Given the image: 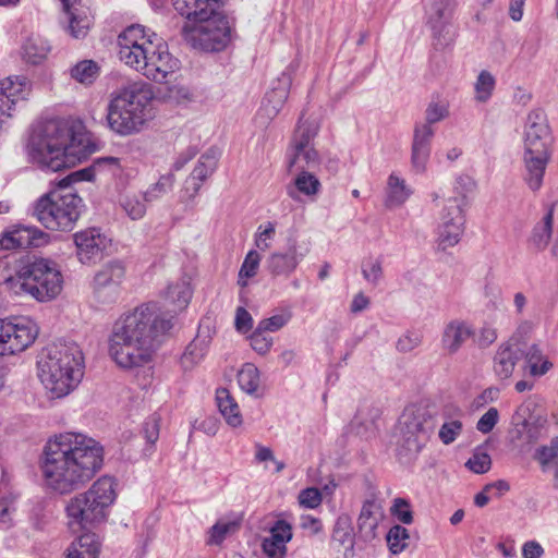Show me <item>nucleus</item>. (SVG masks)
Listing matches in <instances>:
<instances>
[{"label":"nucleus","mask_w":558,"mask_h":558,"mask_svg":"<svg viewBox=\"0 0 558 558\" xmlns=\"http://www.w3.org/2000/svg\"><path fill=\"white\" fill-rule=\"evenodd\" d=\"M193 294L191 280L180 278L168 286L165 300L171 308L161 313L155 303L142 304L121 316L113 325L108 340V353L121 368H135L148 364L157 338L173 326V317L190 303Z\"/></svg>","instance_id":"f257e3e1"},{"label":"nucleus","mask_w":558,"mask_h":558,"mask_svg":"<svg viewBox=\"0 0 558 558\" xmlns=\"http://www.w3.org/2000/svg\"><path fill=\"white\" fill-rule=\"evenodd\" d=\"M37 377L50 399H62L73 392L84 376V354L74 341L57 340L40 353Z\"/></svg>","instance_id":"39448f33"},{"label":"nucleus","mask_w":558,"mask_h":558,"mask_svg":"<svg viewBox=\"0 0 558 558\" xmlns=\"http://www.w3.org/2000/svg\"><path fill=\"white\" fill-rule=\"evenodd\" d=\"M95 149L96 145L85 125L65 119L37 122L27 144L31 161L52 172L75 166Z\"/></svg>","instance_id":"7ed1b4c3"},{"label":"nucleus","mask_w":558,"mask_h":558,"mask_svg":"<svg viewBox=\"0 0 558 558\" xmlns=\"http://www.w3.org/2000/svg\"><path fill=\"white\" fill-rule=\"evenodd\" d=\"M457 0H427L425 19L435 38L440 44L452 40L454 33L450 20L456 9Z\"/></svg>","instance_id":"f3484780"},{"label":"nucleus","mask_w":558,"mask_h":558,"mask_svg":"<svg viewBox=\"0 0 558 558\" xmlns=\"http://www.w3.org/2000/svg\"><path fill=\"white\" fill-rule=\"evenodd\" d=\"M322 184L316 175L307 171H301L293 180V185L287 187V193L292 199H298V193L307 197H315L320 191Z\"/></svg>","instance_id":"79ce46f5"},{"label":"nucleus","mask_w":558,"mask_h":558,"mask_svg":"<svg viewBox=\"0 0 558 558\" xmlns=\"http://www.w3.org/2000/svg\"><path fill=\"white\" fill-rule=\"evenodd\" d=\"M32 92L33 84L25 75H10L0 80V129L10 124Z\"/></svg>","instance_id":"f8f14e48"},{"label":"nucleus","mask_w":558,"mask_h":558,"mask_svg":"<svg viewBox=\"0 0 558 558\" xmlns=\"http://www.w3.org/2000/svg\"><path fill=\"white\" fill-rule=\"evenodd\" d=\"M449 116V104L446 100H432L425 110V122L430 126L438 123Z\"/></svg>","instance_id":"13d9d810"},{"label":"nucleus","mask_w":558,"mask_h":558,"mask_svg":"<svg viewBox=\"0 0 558 558\" xmlns=\"http://www.w3.org/2000/svg\"><path fill=\"white\" fill-rule=\"evenodd\" d=\"M299 502L302 507L307 509H315L322 505V493L315 487H308L300 492Z\"/></svg>","instance_id":"774afa93"},{"label":"nucleus","mask_w":558,"mask_h":558,"mask_svg":"<svg viewBox=\"0 0 558 558\" xmlns=\"http://www.w3.org/2000/svg\"><path fill=\"white\" fill-rule=\"evenodd\" d=\"M50 235L35 226L16 225L7 229L0 239V251L45 246Z\"/></svg>","instance_id":"6ab92c4d"},{"label":"nucleus","mask_w":558,"mask_h":558,"mask_svg":"<svg viewBox=\"0 0 558 558\" xmlns=\"http://www.w3.org/2000/svg\"><path fill=\"white\" fill-rule=\"evenodd\" d=\"M499 422V411L496 408H489L477 421L476 429L482 434L490 433Z\"/></svg>","instance_id":"338daca9"},{"label":"nucleus","mask_w":558,"mask_h":558,"mask_svg":"<svg viewBox=\"0 0 558 558\" xmlns=\"http://www.w3.org/2000/svg\"><path fill=\"white\" fill-rule=\"evenodd\" d=\"M475 336V342L480 348H488L498 338L497 329L489 323H484Z\"/></svg>","instance_id":"69168bd1"},{"label":"nucleus","mask_w":558,"mask_h":558,"mask_svg":"<svg viewBox=\"0 0 558 558\" xmlns=\"http://www.w3.org/2000/svg\"><path fill=\"white\" fill-rule=\"evenodd\" d=\"M381 519L383 512L379 505L371 500L363 504L357 519V527L364 541L369 542L377 536V529Z\"/></svg>","instance_id":"f704fd0d"},{"label":"nucleus","mask_w":558,"mask_h":558,"mask_svg":"<svg viewBox=\"0 0 558 558\" xmlns=\"http://www.w3.org/2000/svg\"><path fill=\"white\" fill-rule=\"evenodd\" d=\"M452 411L458 415V417L448 418L445 421L438 432V437L444 445L452 444L463 430V423L460 420L461 410L457 407H453Z\"/></svg>","instance_id":"603ef678"},{"label":"nucleus","mask_w":558,"mask_h":558,"mask_svg":"<svg viewBox=\"0 0 558 558\" xmlns=\"http://www.w3.org/2000/svg\"><path fill=\"white\" fill-rule=\"evenodd\" d=\"M231 24L219 4L195 14L184 23L182 36L194 49L205 52L223 50L231 40Z\"/></svg>","instance_id":"1a4fd4ad"},{"label":"nucleus","mask_w":558,"mask_h":558,"mask_svg":"<svg viewBox=\"0 0 558 558\" xmlns=\"http://www.w3.org/2000/svg\"><path fill=\"white\" fill-rule=\"evenodd\" d=\"M463 233L464 230L461 229L436 226L435 245L437 251L446 252L447 250L456 246L461 241Z\"/></svg>","instance_id":"3c124183"},{"label":"nucleus","mask_w":558,"mask_h":558,"mask_svg":"<svg viewBox=\"0 0 558 558\" xmlns=\"http://www.w3.org/2000/svg\"><path fill=\"white\" fill-rule=\"evenodd\" d=\"M474 335L475 330L470 322L461 318L451 319L444 326L440 347L446 354L453 355Z\"/></svg>","instance_id":"a878e982"},{"label":"nucleus","mask_w":558,"mask_h":558,"mask_svg":"<svg viewBox=\"0 0 558 558\" xmlns=\"http://www.w3.org/2000/svg\"><path fill=\"white\" fill-rule=\"evenodd\" d=\"M216 403L227 424L231 427H240L243 423L240 407L227 388L216 390Z\"/></svg>","instance_id":"4c0bfd02"},{"label":"nucleus","mask_w":558,"mask_h":558,"mask_svg":"<svg viewBox=\"0 0 558 558\" xmlns=\"http://www.w3.org/2000/svg\"><path fill=\"white\" fill-rule=\"evenodd\" d=\"M39 329L28 317L0 318V356L19 354L36 340Z\"/></svg>","instance_id":"9b49d317"},{"label":"nucleus","mask_w":558,"mask_h":558,"mask_svg":"<svg viewBox=\"0 0 558 558\" xmlns=\"http://www.w3.org/2000/svg\"><path fill=\"white\" fill-rule=\"evenodd\" d=\"M260 260L262 256L257 250H250L247 252L238 274V284L240 287L245 288L248 284V280L257 275Z\"/></svg>","instance_id":"8fccbe9b"},{"label":"nucleus","mask_w":558,"mask_h":558,"mask_svg":"<svg viewBox=\"0 0 558 558\" xmlns=\"http://www.w3.org/2000/svg\"><path fill=\"white\" fill-rule=\"evenodd\" d=\"M523 371L533 378H541L554 368V362L541 343L534 342L522 352Z\"/></svg>","instance_id":"c85d7f7f"},{"label":"nucleus","mask_w":558,"mask_h":558,"mask_svg":"<svg viewBox=\"0 0 558 558\" xmlns=\"http://www.w3.org/2000/svg\"><path fill=\"white\" fill-rule=\"evenodd\" d=\"M209 337L197 335L186 347L180 359V365L184 372L194 369L205 359L209 349Z\"/></svg>","instance_id":"58836bf2"},{"label":"nucleus","mask_w":558,"mask_h":558,"mask_svg":"<svg viewBox=\"0 0 558 558\" xmlns=\"http://www.w3.org/2000/svg\"><path fill=\"white\" fill-rule=\"evenodd\" d=\"M218 165L216 151L208 150L197 160L192 173L185 180L182 190V201H193L198 194L203 183L215 172Z\"/></svg>","instance_id":"412c9836"},{"label":"nucleus","mask_w":558,"mask_h":558,"mask_svg":"<svg viewBox=\"0 0 558 558\" xmlns=\"http://www.w3.org/2000/svg\"><path fill=\"white\" fill-rule=\"evenodd\" d=\"M69 74L75 82L90 85L99 75V66L93 60H82L69 69Z\"/></svg>","instance_id":"49530a36"},{"label":"nucleus","mask_w":558,"mask_h":558,"mask_svg":"<svg viewBox=\"0 0 558 558\" xmlns=\"http://www.w3.org/2000/svg\"><path fill=\"white\" fill-rule=\"evenodd\" d=\"M307 251L298 252L295 244L288 247L287 252H274L266 260V268L274 277H289L306 256Z\"/></svg>","instance_id":"cd10ccee"},{"label":"nucleus","mask_w":558,"mask_h":558,"mask_svg":"<svg viewBox=\"0 0 558 558\" xmlns=\"http://www.w3.org/2000/svg\"><path fill=\"white\" fill-rule=\"evenodd\" d=\"M66 31L73 38H84L92 24L93 17L85 0H60Z\"/></svg>","instance_id":"aec40b11"},{"label":"nucleus","mask_w":558,"mask_h":558,"mask_svg":"<svg viewBox=\"0 0 558 558\" xmlns=\"http://www.w3.org/2000/svg\"><path fill=\"white\" fill-rule=\"evenodd\" d=\"M276 238V223L266 221L260 223L253 236L257 252H266L272 247Z\"/></svg>","instance_id":"864d4df0"},{"label":"nucleus","mask_w":558,"mask_h":558,"mask_svg":"<svg viewBox=\"0 0 558 558\" xmlns=\"http://www.w3.org/2000/svg\"><path fill=\"white\" fill-rule=\"evenodd\" d=\"M118 57L129 68L161 83L179 69V60L168 45L151 29L135 24L118 36Z\"/></svg>","instance_id":"20e7f679"},{"label":"nucleus","mask_w":558,"mask_h":558,"mask_svg":"<svg viewBox=\"0 0 558 558\" xmlns=\"http://www.w3.org/2000/svg\"><path fill=\"white\" fill-rule=\"evenodd\" d=\"M555 204H548L533 227L529 242L537 251H545L553 241Z\"/></svg>","instance_id":"473e14b6"},{"label":"nucleus","mask_w":558,"mask_h":558,"mask_svg":"<svg viewBox=\"0 0 558 558\" xmlns=\"http://www.w3.org/2000/svg\"><path fill=\"white\" fill-rule=\"evenodd\" d=\"M104 447L81 433H61L45 445L40 473L45 488L69 495L88 483L101 469Z\"/></svg>","instance_id":"f03ea898"},{"label":"nucleus","mask_w":558,"mask_h":558,"mask_svg":"<svg viewBox=\"0 0 558 558\" xmlns=\"http://www.w3.org/2000/svg\"><path fill=\"white\" fill-rule=\"evenodd\" d=\"M165 98L175 105H187L194 100V94L189 86L174 84L168 87Z\"/></svg>","instance_id":"bf43d9fd"},{"label":"nucleus","mask_w":558,"mask_h":558,"mask_svg":"<svg viewBox=\"0 0 558 558\" xmlns=\"http://www.w3.org/2000/svg\"><path fill=\"white\" fill-rule=\"evenodd\" d=\"M75 255L82 265L92 266L99 262L111 246L110 236L96 227L80 230L73 234Z\"/></svg>","instance_id":"4468645a"},{"label":"nucleus","mask_w":558,"mask_h":558,"mask_svg":"<svg viewBox=\"0 0 558 558\" xmlns=\"http://www.w3.org/2000/svg\"><path fill=\"white\" fill-rule=\"evenodd\" d=\"M239 529V523L233 520H218L207 532L206 544L209 546L220 545L227 536Z\"/></svg>","instance_id":"09e8293b"},{"label":"nucleus","mask_w":558,"mask_h":558,"mask_svg":"<svg viewBox=\"0 0 558 558\" xmlns=\"http://www.w3.org/2000/svg\"><path fill=\"white\" fill-rule=\"evenodd\" d=\"M496 77L487 70H482L477 74L474 84V101L477 104H487L495 92Z\"/></svg>","instance_id":"c03bdc74"},{"label":"nucleus","mask_w":558,"mask_h":558,"mask_svg":"<svg viewBox=\"0 0 558 558\" xmlns=\"http://www.w3.org/2000/svg\"><path fill=\"white\" fill-rule=\"evenodd\" d=\"M475 189V181L466 174H460L456 178L453 183V192L454 196L461 199L462 207L465 205V197L469 193L473 192Z\"/></svg>","instance_id":"0e129e2a"},{"label":"nucleus","mask_w":558,"mask_h":558,"mask_svg":"<svg viewBox=\"0 0 558 558\" xmlns=\"http://www.w3.org/2000/svg\"><path fill=\"white\" fill-rule=\"evenodd\" d=\"M118 497V482L109 475L96 480L90 487L69 499L65 506L68 525L74 532L89 530L105 522Z\"/></svg>","instance_id":"0eeeda50"},{"label":"nucleus","mask_w":558,"mask_h":558,"mask_svg":"<svg viewBox=\"0 0 558 558\" xmlns=\"http://www.w3.org/2000/svg\"><path fill=\"white\" fill-rule=\"evenodd\" d=\"M465 466L476 474H484L492 466L490 456L483 450H475L472 457L466 461Z\"/></svg>","instance_id":"052dcab7"},{"label":"nucleus","mask_w":558,"mask_h":558,"mask_svg":"<svg viewBox=\"0 0 558 558\" xmlns=\"http://www.w3.org/2000/svg\"><path fill=\"white\" fill-rule=\"evenodd\" d=\"M175 183L173 172L161 174L155 183H151L143 193V197L148 203H154L169 194Z\"/></svg>","instance_id":"a18cd8bd"},{"label":"nucleus","mask_w":558,"mask_h":558,"mask_svg":"<svg viewBox=\"0 0 558 558\" xmlns=\"http://www.w3.org/2000/svg\"><path fill=\"white\" fill-rule=\"evenodd\" d=\"M390 512L403 524H411L413 522V513L410 502L404 498H395Z\"/></svg>","instance_id":"680f3d73"},{"label":"nucleus","mask_w":558,"mask_h":558,"mask_svg":"<svg viewBox=\"0 0 558 558\" xmlns=\"http://www.w3.org/2000/svg\"><path fill=\"white\" fill-rule=\"evenodd\" d=\"M108 170L112 175H120L123 166L122 160L117 157H101L93 161L89 167L74 171L59 181L58 186L66 190L77 182H92L95 180L97 173Z\"/></svg>","instance_id":"5701e85b"},{"label":"nucleus","mask_w":558,"mask_h":558,"mask_svg":"<svg viewBox=\"0 0 558 558\" xmlns=\"http://www.w3.org/2000/svg\"><path fill=\"white\" fill-rule=\"evenodd\" d=\"M316 134V124L300 120L293 138V156L289 162L290 167L298 166V168L304 169L315 168L319 165L318 151L312 144Z\"/></svg>","instance_id":"dca6fc26"},{"label":"nucleus","mask_w":558,"mask_h":558,"mask_svg":"<svg viewBox=\"0 0 558 558\" xmlns=\"http://www.w3.org/2000/svg\"><path fill=\"white\" fill-rule=\"evenodd\" d=\"M49 43L39 35H32L25 39L21 48L22 58L31 64H39L50 52Z\"/></svg>","instance_id":"ea45409f"},{"label":"nucleus","mask_w":558,"mask_h":558,"mask_svg":"<svg viewBox=\"0 0 558 558\" xmlns=\"http://www.w3.org/2000/svg\"><path fill=\"white\" fill-rule=\"evenodd\" d=\"M519 359V350L511 342L499 344L493 359L494 374L500 380L509 379L513 375Z\"/></svg>","instance_id":"72a5a7b5"},{"label":"nucleus","mask_w":558,"mask_h":558,"mask_svg":"<svg viewBox=\"0 0 558 558\" xmlns=\"http://www.w3.org/2000/svg\"><path fill=\"white\" fill-rule=\"evenodd\" d=\"M292 525L286 520H277L269 527V535L264 537L262 548L267 558H284L287 545L292 539Z\"/></svg>","instance_id":"bb28decb"},{"label":"nucleus","mask_w":558,"mask_h":558,"mask_svg":"<svg viewBox=\"0 0 558 558\" xmlns=\"http://www.w3.org/2000/svg\"><path fill=\"white\" fill-rule=\"evenodd\" d=\"M409 538L408 530L398 524L393 525L386 536L388 548L393 555L401 554L407 548Z\"/></svg>","instance_id":"5fc2aeb1"},{"label":"nucleus","mask_w":558,"mask_h":558,"mask_svg":"<svg viewBox=\"0 0 558 558\" xmlns=\"http://www.w3.org/2000/svg\"><path fill=\"white\" fill-rule=\"evenodd\" d=\"M291 318L292 312L290 310H282L267 318L260 319L257 326L259 327V330H264L266 332H276L288 325Z\"/></svg>","instance_id":"6e6d98bb"},{"label":"nucleus","mask_w":558,"mask_h":558,"mask_svg":"<svg viewBox=\"0 0 558 558\" xmlns=\"http://www.w3.org/2000/svg\"><path fill=\"white\" fill-rule=\"evenodd\" d=\"M238 384L244 392L250 396H262L260 390V373L252 363L244 364L238 373Z\"/></svg>","instance_id":"37998d69"},{"label":"nucleus","mask_w":558,"mask_h":558,"mask_svg":"<svg viewBox=\"0 0 558 558\" xmlns=\"http://www.w3.org/2000/svg\"><path fill=\"white\" fill-rule=\"evenodd\" d=\"M430 198L436 207H440L437 226L445 228L465 229V216L462 202L458 197H445L442 190L433 191Z\"/></svg>","instance_id":"4be33fe9"},{"label":"nucleus","mask_w":558,"mask_h":558,"mask_svg":"<svg viewBox=\"0 0 558 558\" xmlns=\"http://www.w3.org/2000/svg\"><path fill=\"white\" fill-rule=\"evenodd\" d=\"M402 424L404 425V429L401 453H404L409 458L415 457L426 445V432L423 428L422 423L415 417H408L402 422Z\"/></svg>","instance_id":"2f4dec72"},{"label":"nucleus","mask_w":558,"mask_h":558,"mask_svg":"<svg viewBox=\"0 0 558 558\" xmlns=\"http://www.w3.org/2000/svg\"><path fill=\"white\" fill-rule=\"evenodd\" d=\"M171 4L179 14L191 19L197 13L203 14V11L211 7H217L219 0H171Z\"/></svg>","instance_id":"de8ad7c7"},{"label":"nucleus","mask_w":558,"mask_h":558,"mask_svg":"<svg viewBox=\"0 0 558 558\" xmlns=\"http://www.w3.org/2000/svg\"><path fill=\"white\" fill-rule=\"evenodd\" d=\"M534 402L525 401L517 409L512 417L518 438L529 442L537 439L545 423L541 415L534 413Z\"/></svg>","instance_id":"393cba45"},{"label":"nucleus","mask_w":558,"mask_h":558,"mask_svg":"<svg viewBox=\"0 0 558 558\" xmlns=\"http://www.w3.org/2000/svg\"><path fill=\"white\" fill-rule=\"evenodd\" d=\"M83 199L72 191L58 189L43 195L34 205V217L47 229L70 231L77 222Z\"/></svg>","instance_id":"9d476101"},{"label":"nucleus","mask_w":558,"mask_h":558,"mask_svg":"<svg viewBox=\"0 0 558 558\" xmlns=\"http://www.w3.org/2000/svg\"><path fill=\"white\" fill-rule=\"evenodd\" d=\"M354 529L352 519L349 514H340L333 525L331 534V545L337 548H343L345 557L353 555L354 548Z\"/></svg>","instance_id":"c9c22d12"},{"label":"nucleus","mask_w":558,"mask_h":558,"mask_svg":"<svg viewBox=\"0 0 558 558\" xmlns=\"http://www.w3.org/2000/svg\"><path fill=\"white\" fill-rule=\"evenodd\" d=\"M291 84V74L282 72L277 78L276 85L266 93L262 101V106L256 114V121L259 125H268L278 116L288 99Z\"/></svg>","instance_id":"a211bd4d"},{"label":"nucleus","mask_w":558,"mask_h":558,"mask_svg":"<svg viewBox=\"0 0 558 558\" xmlns=\"http://www.w3.org/2000/svg\"><path fill=\"white\" fill-rule=\"evenodd\" d=\"M15 294L26 293L38 302H50L63 289V276L58 265L39 258L22 268L16 277L1 278Z\"/></svg>","instance_id":"6e6552de"},{"label":"nucleus","mask_w":558,"mask_h":558,"mask_svg":"<svg viewBox=\"0 0 558 558\" xmlns=\"http://www.w3.org/2000/svg\"><path fill=\"white\" fill-rule=\"evenodd\" d=\"M125 265L122 260L112 259L105 263L94 276L93 291L95 296L104 303L114 301L125 278Z\"/></svg>","instance_id":"2eb2a0df"},{"label":"nucleus","mask_w":558,"mask_h":558,"mask_svg":"<svg viewBox=\"0 0 558 558\" xmlns=\"http://www.w3.org/2000/svg\"><path fill=\"white\" fill-rule=\"evenodd\" d=\"M147 204L143 194L126 191L119 195L118 205L124 215L133 221L141 220L147 213Z\"/></svg>","instance_id":"a19ab883"},{"label":"nucleus","mask_w":558,"mask_h":558,"mask_svg":"<svg viewBox=\"0 0 558 558\" xmlns=\"http://www.w3.org/2000/svg\"><path fill=\"white\" fill-rule=\"evenodd\" d=\"M413 187L398 172H391L386 182L384 204L389 209L403 206L413 195Z\"/></svg>","instance_id":"7c9ffc66"},{"label":"nucleus","mask_w":558,"mask_h":558,"mask_svg":"<svg viewBox=\"0 0 558 558\" xmlns=\"http://www.w3.org/2000/svg\"><path fill=\"white\" fill-rule=\"evenodd\" d=\"M522 142L523 154L551 155L553 134L547 116L542 109L527 113Z\"/></svg>","instance_id":"ddd939ff"},{"label":"nucleus","mask_w":558,"mask_h":558,"mask_svg":"<svg viewBox=\"0 0 558 558\" xmlns=\"http://www.w3.org/2000/svg\"><path fill=\"white\" fill-rule=\"evenodd\" d=\"M550 157L551 155L523 154V181L530 191L535 193L543 186Z\"/></svg>","instance_id":"c756f323"},{"label":"nucleus","mask_w":558,"mask_h":558,"mask_svg":"<svg viewBox=\"0 0 558 558\" xmlns=\"http://www.w3.org/2000/svg\"><path fill=\"white\" fill-rule=\"evenodd\" d=\"M99 551L100 543L96 534L84 533L69 545L63 558H98Z\"/></svg>","instance_id":"e433bc0d"},{"label":"nucleus","mask_w":558,"mask_h":558,"mask_svg":"<svg viewBox=\"0 0 558 558\" xmlns=\"http://www.w3.org/2000/svg\"><path fill=\"white\" fill-rule=\"evenodd\" d=\"M247 339L251 348L259 355H266L272 348L274 339L266 331L259 330V327L250 332Z\"/></svg>","instance_id":"4d7b16f0"},{"label":"nucleus","mask_w":558,"mask_h":558,"mask_svg":"<svg viewBox=\"0 0 558 558\" xmlns=\"http://www.w3.org/2000/svg\"><path fill=\"white\" fill-rule=\"evenodd\" d=\"M153 100L150 86L142 81L114 90L107 105V126L122 137L141 133L154 118Z\"/></svg>","instance_id":"423d86ee"},{"label":"nucleus","mask_w":558,"mask_h":558,"mask_svg":"<svg viewBox=\"0 0 558 558\" xmlns=\"http://www.w3.org/2000/svg\"><path fill=\"white\" fill-rule=\"evenodd\" d=\"M434 135L435 130L428 123H420L414 128L411 147V168L416 174H422L427 169Z\"/></svg>","instance_id":"b1692460"},{"label":"nucleus","mask_w":558,"mask_h":558,"mask_svg":"<svg viewBox=\"0 0 558 558\" xmlns=\"http://www.w3.org/2000/svg\"><path fill=\"white\" fill-rule=\"evenodd\" d=\"M362 275L366 281L377 284L383 277V266L378 258H368L363 262Z\"/></svg>","instance_id":"e2e57ef3"}]
</instances>
